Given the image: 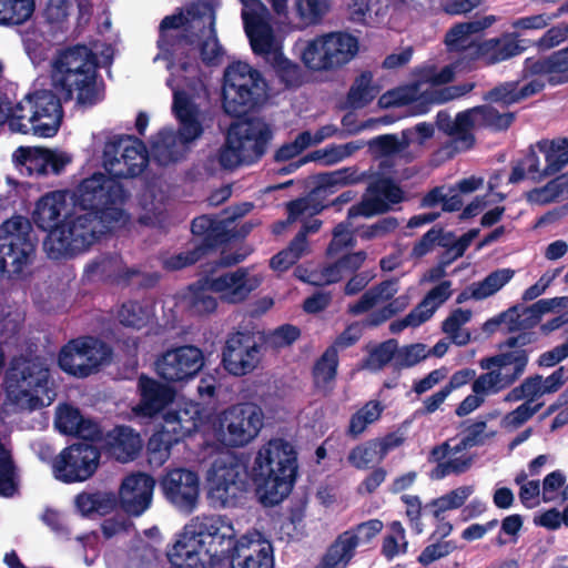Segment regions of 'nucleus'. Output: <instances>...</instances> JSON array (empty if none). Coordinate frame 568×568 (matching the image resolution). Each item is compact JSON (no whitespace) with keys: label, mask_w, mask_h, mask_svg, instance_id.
Masks as SVG:
<instances>
[{"label":"nucleus","mask_w":568,"mask_h":568,"mask_svg":"<svg viewBox=\"0 0 568 568\" xmlns=\"http://www.w3.org/2000/svg\"><path fill=\"white\" fill-rule=\"evenodd\" d=\"M217 0H194L159 26L156 47L163 58L185 73L195 74L201 60L206 67L221 64L224 49L215 29Z\"/></svg>","instance_id":"1"},{"label":"nucleus","mask_w":568,"mask_h":568,"mask_svg":"<svg viewBox=\"0 0 568 568\" xmlns=\"http://www.w3.org/2000/svg\"><path fill=\"white\" fill-rule=\"evenodd\" d=\"M240 542L230 517L201 515L184 526L168 558L174 568H222Z\"/></svg>","instance_id":"2"},{"label":"nucleus","mask_w":568,"mask_h":568,"mask_svg":"<svg viewBox=\"0 0 568 568\" xmlns=\"http://www.w3.org/2000/svg\"><path fill=\"white\" fill-rule=\"evenodd\" d=\"M298 471L297 452L283 438H272L257 452L251 477L260 503L265 507L281 504L291 494Z\"/></svg>","instance_id":"3"},{"label":"nucleus","mask_w":568,"mask_h":568,"mask_svg":"<svg viewBox=\"0 0 568 568\" xmlns=\"http://www.w3.org/2000/svg\"><path fill=\"white\" fill-rule=\"evenodd\" d=\"M97 54L85 44L61 51L52 64L51 80L68 102L77 94V104L93 106L104 99V83L99 80Z\"/></svg>","instance_id":"4"},{"label":"nucleus","mask_w":568,"mask_h":568,"mask_svg":"<svg viewBox=\"0 0 568 568\" xmlns=\"http://www.w3.org/2000/svg\"><path fill=\"white\" fill-rule=\"evenodd\" d=\"M52 385L51 372L45 361L40 356L24 354L10 358L2 382L6 399L27 410L49 405L55 395Z\"/></svg>","instance_id":"5"},{"label":"nucleus","mask_w":568,"mask_h":568,"mask_svg":"<svg viewBox=\"0 0 568 568\" xmlns=\"http://www.w3.org/2000/svg\"><path fill=\"white\" fill-rule=\"evenodd\" d=\"M116 227L94 212L79 211L73 205V211L65 213L60 225L47 234L43 248L51 260H70L89 251Z\"/></svg>","instance_id":"6"},{"label":"nucleus","mask_w":568,"mask_h":568,"mask_svg":"<svg viewBox=\"0 0 568 568\" xmlns=\"http://www.w3.org/2000/svg\"><path fill=\"white\" fill-rule=\"evenodd\" d=\"M459 63H453L437 70L434 65L418 69L412 83L384 93L379 98V105L388 108L397 104L419 102L422 105L444 103L459 98L470 90L473 83L442 88L453 81Z\"/></svg>","instance_id":"7"},{"label":"nucleus","mask_w":568,"mask_h":568,"mask_svg":"<svg viewBox=\"0 0 568 568\" xmlns=\"http://www.w3.org/2000/svg\"><path fill=\"white\" fill-rule=\"evenodd\" d=\"M70 197L79 211L94 212L118 226L125 222L124 205L130 193L119 179L110 174L95 172L83 179Z\"/></svg>","instance_id":"8"},{"label":"nucleus","mask_w":568,"mask_h":568,"mask_svg":"<svg viewBox=\"0 0 568 568\" xmlns=\"http://www.w3.org/2000/svg\"><path fill=\"white\" fill-rule=\"evenodd\" d=\"M262 73L243 61L231 63L224 71L222 106L226 114L242 119L256 111L266 98Z\"/></svg>","instance_id":"9"},{"label":"nucleus","mask_w":568,"mask_h":568,"mask_svg":"<svg viewBox=\"0 0 568 568\" xmlns=\"http://www.w3.org/2000/svg\"><path fill=\"white\" fill-rule=\"evenodd\" d=\"M272 136L268 124L260 119L233 124L225 143L219 150V164L225 170H233L242 164L257 162L265 154Z\"/></svg>","instance_id":"10"},{"label":"nucleus","mask_w":568,"mask_h":568,"mask_svg":"<svg viewBox=\"0 0 568 568\" xmlns=\"http://www.w3.org/2000/svg\"><path fill=\"white\" fill-rule=\"evenodd\" d=\"M519 338H509L507 346L511 349L498 355L480 359L479 366L487 372L479 375L473 383V393L484 398L495 395L517 381L525 372L528 354L516 347Z\"/></svg>","instance_id":"11"},{"label":"nucleus","mask_w":568,"mask_h":568,"mask_svg":"<svg viewBox=\"0 0 568 568\" xmlns=\"http://www.w3.org/2000/svg\"><path fill=\"white\" fill-rule=\"evenodd\" d=\"M244 258L245 255L243 254H226L222 252L219 261L202 266L204 285H206L212 293L219 294L223 302L230 304L242 303L261 284V280L257 276H251L245 267H239L233 272H217L219 267L236 265Z\"/></svg>","instance_id":"12"},{"label":"nucleus","mask_w":568,"mask_h":568,"mask_svg":"<svg viewBox=\"0 0 568 568\" xmlns=\"http://www.w3.org/2000/svg\"><path fill=\"white\" fill-rule=\"evenodd\" d=\"M62 100L63 97L52 90H34L16 104V112L22 116L28 133L32 131L37 136L52 138L63 119Z\"/></svg>","instance_id":"13"},{"label":"nucleus","mask_w":568,"mask_h":568,"mask_svg":"<svg viewBox=\"0 0 568 568\" xmlns=\"http://www.w3.org/2000/svg\"><path fill=\"white\" fill-rule=\"evenodd\" d=\"M206 483L211 506L236 507L246 491V467L235 457L216 458L207 471Z\"/></svg>","instance_id":"14"},{"label":"nucleus","mask_w":568,"mask_h":568,"mask_svg":"<svg viewBox=\"0 0 568 568\" xmlns=\"http://www.w3.org/2000/svg\"><path fill=\"white\" fill-rule=\"evenodd\" d=\"M112 348L93 336H80L63 345L58 355V365L65 374L87 378L110 362Z\"/></svg>","instance_id":"15"},{"label":"nucleus","mask_w":568,"mask_h":568,"mask_svg":"<svg viewBox=\"0 0 568 568\" xmlns=\"http://www.w3.org/2000/svg\"><path fill=\"white\" fill-rule=\"evenodd\" d=\"M514 120L513 113H499L489 105L468 109L458 113L454 119L447 113L439 112L437 124L442 131L452 135L463 149L474 142L473 131L480 126L496 130L507 129Z\"/></svg>","instance_id":"16"},{"label":"nucleus","mask_w":568,"mask_h":568,"mask_svg":"<svg viewBox=\"0 0 568 568\" xmlns=\"http://www.w3.org/2000/svg\"><path fill=\"white\" fill-rule=\"evenodd\" d=\"M149 164L143 141L133 135H119L105 143L103 166L108 174L121 180L139 176Z\"/></svg>","instance_id":"17"},{"label":"nucleus","mask_w":568,"mask_h":568,"mask_svg":"<svg viewBox=\"0 0 568 568\" xmlns=\"http://www.w3.org/2000/svg\"><path fill=\"white\" fill-rule=\"evenodd\" d=\"M263 426V409L251 402L232 405L220 416V428L223 432L224 443L232 448L250 444L258 436Z\"/></svg>","instance_id":"18"},{"label":"nucleus","mask_w":568,"mask_h":568,"mask_svg":"<svg viewBox=\"0 0 568 568\" xmlns=\"http://www.w3.org/2000/svg\"><path fill=\"white\" fill-rule=\"evenodd\" d=\"M100 449L92 444L77 443L54 458V477L65 484L84 481L93 476L100 464Z\"/></svg>","instance_id":"19"},{"label":"nucleus","mask_w":568,"mask_h":568,"mask_svg":"<svg viewBox=\"0 0 568 568\" xmlns=\"http://www.w3.org/2000/svg\"><path fill=\"white\" fill-rule=\"evenodd\" d=\"M203 366V351L194 345L169 348L155 361V372L166 383L187 382L194 378Z\"/></svg>","instance_id":"20"},{"label":"nucleus","mask_w":568,"mask_h":568,"mask_svg":"<svg viewBox=\"0 0 568 568\" xmlns=\"http://www.w3.org/2000/svg\"><path fill=\"white\" fill-rule=\"evenodd\" d=\"M200 485L199 474L184 467L166 469L159 479L165 500L184 513H192L197 507Z\"/></svg>","instance_id":"21"},{"label":"nucleus","mask_w":568,"mask_h":568,"mask_svg":"<svg viewBox=\"0 0 568 568\" xmlns=\"http://www.w3.org/2000/svg\"><path fill=\"white\" fill-rule=\"evenodd\" d=\"M262 345L250 331L230 333L222 349V365L234 376L253 372L261 362Z\"/></svg>","instance_id":"22"},{"label":"nucleus","mask_w":568,"mask_h":568,"mask_svg":"<svg viewBox=\"0 0 568 568\" xmlns=\"http://www.w3.org/2000/svg\"><path fill=\"white\" fill-rule=\"evenodd\" d=\"M397 292V281H385L365 292L358 302L349 305V312L357 315L377 308L369 323L378 325L407 306L408 301L405 296L393 298Z\"/></svg>","instance_id":"23"},{"label":"nucleus","mask_w":568,"mask_h":568,"mask_svg":"<svg viewBox=\"0 0 568 568\" xmlns=\"http://www.w3.org/2000/svg\"><path fill=\"white\" fill-rule=\"evenodd\" d=\"M274 568L273 546L255 531L241 536V542L234 548L222 568Z\"/></svg>","instance_id":"24"},{"label":"nucleus","mask_w":568,"mask_h":568,"mask_svg":"<svg viewBox=\"0 0 568 568\" xmlns=\"http://www.w3.org/2000/svg\"><path fill=\"white\" fill-rule=\"evenodd\" d=\"M467 444L459 440H448L434 447L429 459L437 463L432 470V479L439 480L452 474L466 473L473 465L474 456L468 452Z\"/></svg>","instance_id":"25"},{"label":"nucleus","mask_w":568,"mask_h":568,"mask_svg":"<svg viewBox=\"0 0 568 568\" xmlns=\"http://www.w3.org/2000/svg\"><path fill=\"white\" fill-rule=\"evenodd\" d=\"M0 242L8 252L18 251L13 264V274L19 275L29 263L30 255L34 252V245L30 239L31 223L28 219L16 215L1 225Z\"/></svg>","instance_id":"26"},{"label":"nucleus","mask_w":568,"mask_h":568,"mask_svg":"<svg viewBox=\"0 0 568 568\" xmlns=\"http://www.w3.org/2000/svg\"><path fill=\"white\" fill-rule=\"evenodd\" d=\"M155 479L145 473L126 476L119 490L121 509L134 517L141 516L152 503Z\"/></svg>","instance_id":"27"},{"label":"nucleus","mask_w":568,"mask_h":568,"mask_svg":"<svg viewBox=\"0 0 568 568\" xmlns=\"http://www.w3.org/2000/svg\"><path fill=\"white\" fill-rule=\"evenodd\" d=\"M402 189L389 180H378L371 184L362 202L349 209L351 216L371 217L384 213L402 202Z\"/></svg>","instance_id":"28"},{"label":"nucleus","mask_w":568,"mask_h":568,"mask_svg":"<svg viewBox=\"0 0 568 568\" xmlns=\"http://www.w3.org/2000/svg\"><path fill=\"white\" fill-rule=\"evenodd\" d=\"M139 403L133 412L139 417L153 418L173 402L175 390L153 377L142 374L138 378Z\"/></svg>","instance_id":"29"},{"label":"nucleus","mask_w":568,"mask_h":568,"mask_svg":"<svg viewBox=\"0 0 568 568\" xmlns=\"http://www.w3.org/2000/svg\"><path fill=\"white\" fill-rule=\"evenodd\" d=\"M166 84L173 90L172 112L179 122L175 134L183 145H187L197 140L204 131L199 119V108L184 90L174 89L170 80Z\"/></svg>","instance_id":"30"},{"label":"nucleus","mask_w":568,"mask_h":568,"mask_svg":"<svg viewBox=\"0 0 568 568\" xmlns=\"http://www.w3.org/2000/svg\"><path fill=\"white\" fill-rule=\"evenodd\" d=\"M191 232L197 241L195 246L204 254L227 244L232 240L227 222L219 220L207 214L193 219L191 223Z\"/></svg>","instance_id":"31"},{"label":"nucleus","mask_w":568,"mask_h":568,"mask_svg":"<svg viewBox=\"0 0 568 568\" xmlns=\"http://www.w3.org/2000/svg\"><path fill=\"white\" fill-rule=\"evenodd\" d=\"M535 75H546L551 85L568 83V47L544 59L527 58L521 72L523 80Z\"/></svg>","instance_id":"32"},{"label":"nucleus","mask_w":568,"mask_h":568,"mask_svg":"<svg viewBox=\"0 0 568 568\" xmlns=\"http://www.w3.org/2000/svg\"><path fill=\"white\" fill-rule=\"evenodd\" d=\"M142 446L140 434L126 425H119L109 430L101 445L111 457L121 463L134 460Z\"/></svg>","instance_id":"33"},{"label":"nucleus","mask_w":568,"mask_h":568,"mask_svg":"<svg viewBox=\"0 0 568 568\" xmlns=\"http://www.w3.org/2000/svg\"><path fill=\"white\" fill-rule=\"evenodd\" d=\"M358 51L357 39L348 33L334 32L322 37V70L348 63Z\"/></svg>","instance_id":"34"},{"label":"nucleus","mask_w":568,"mask_h":568,"mask_svg":"<svg viewBox=\"0 0 568 568\" xmlns=\"http://www.w3.org/2000/svg\"><path fill=\"white\" fill-rule=\"evenodd\" d=\"M271 17H251L243 22L245 34L255 55L263 57L267 62L274 58L275 52L282 51L276 42Z\"/></svg>","instance_id":"35"},{"label":"nucleus","mask_w":568,"mask_h":568,"mask_svg":"<svg viewBox=\"0 0 568 568\" xmlns=\"http://www.w3.org/2000/svg\"><path fill=\"white\" fill-rule=\"evenodd\" d=\"M67 191H53L40 197L32 214L33 222L40 230L50 233L60 225V216L70 213L67 210Z\"/></svg>","instance_id":"36"},{"label":"nucleus","mask_w":568,"mask_h":568,"mask_svg":"<svg viewBox=\"0 0 568 568\" xmlns=\"http://www.w3.org/2000/svg\"><path fill=\"white\" fill-rule=\"evenodd\" d=\"M313 179L317 180V184L312 187L308 195L295 199L286 204L287 217L276 221L272 225V233L274 235L283 234L287 227L296 221H304L307 217L320 214V200L317 199L320 192V174L314 175Z\"/></svg>","instance_id":"37"},{"label":"nucleus","mask_w":568,"mask_h":568,"mask_svg":"<svg viewBox=\"0 0 568 568\" xmlns=\"http://www.w3.org/2000/svg\"><path fill=\"white\" fill-rule=\"evenodd\" d=\"M524 49L515 33H505L477 44L475 54L486 64H496L520 54Z\"/></svg>","instance_id":"38"},{"label":"nucleus","mask_w":568,"mask_h":568,"mask_svg":"<svg viewBox=\"0 0 568 568\" xmlns=\"http://www.w3.org/2000/svg\"><path fill=\"white\" fill-rule=\"evenodd\" d=\"M320 230V220H313L311 222H304L298 233L290 242L288 246L277 254H275L271 261L270 266L274 271L284 272L294 265L302 255L308 250L307 235L310 233H316Z\"/></svg>","instance_id":"39"},{"label":"nucleus","mask_w":568,"mask_h":568,"mask_svg":"<svg viewBox=\"0 0 568 568\" xmlns=\"http://www.w3.org/2000/svg\"><path fill=\"white\" fill-rule=\"evenodd\" d=\"M496 21L497 18L495 16H485L454 26L445 37L448 50L456 52L471 51L470 54H475L476 47H473V36L490 28Z\"/></svg>","instance_id":"40"},{"label":"nucleus","mask_w":568,"mask_h":568,"mask_svg":"<svg viewBox=\"0 0 568 568\" xmlns=\"http://www.w3.org/2000/svg\"><path fill=\"white\" fill-rule=\"evenodd\" d=\"M544 88L545 82L538 78H534L523 85H519L518 81H509L490 90L485 99L503 105H511L537 94Z\"/></svg>","instance_id":"41"},{"label":"nucleus","mask_w":568,"mask_h":568,"mask_svg":"<svg viewBox=\"0 0 568 568\" xmlns=\"http://www.w3.org/2000/svg\"><path fill=\"white\" fill-rule=\"evenodd\" d=\"M201 424V413L199 406L194 404L168 412L164 415L163 423L166 429L175 435L180 442L192 436Z\"/></svg>","instance_id":"42"},{"label":"nucleus","mask_w":568,"mask_h":568,"mask_svg":"<svg viewBox=\"0 0 568 568\" xmlns=\"http://www.w3.org/2000/svg\"><path fill=\"white\" fill-rule=\"evenodd\" d=\"M185 146L175 132L162 129L151 140V151L155 162L166 166L176 163L184 158Z\"/></svg>","instance_id":"43"},{"label":"nucleus","mask_w":568,"mask_h":568,"mask_svg":"<svg viewBox=\"0 0 568 568\" xmlns=\"http://www.w3.org/2000/svg\"><path fill=\"white\" fill-rule=\"evenodd\" d=\"M361 335L358 326L347 327L322 355V379L331 381L336 375L337 352L353 345Z\"/></svg>","instance_id":"44"},{"label":"nucleus","mask_w":568,"mask_h":568,"mask_svg":"<svg viewBox=\"0 0 568 568\" xmlns=\"http://www.w3.org/2000/svg\"><path fill=\"white\" fill-rule=\"evenodd\" d=\"M178 443H180L178 437L162 425L148 440L146 455L149 463L162 466L169 459L172 447Z\"/></svg>","instance_id":"45"},{"label":"nucleus","mask_w":568,"mask_h":568,"mask_svg":"<svg viewBox=\"0 0 568 568\" xmlns=\"http://www.w3.org/2000/svg\"><path fill=\"white\" fill-rule=\"evenodd\" d=\"M535 149L545 155L546 174H555L568 164V138L542 140Z\"/></svg>","instance_id":"46"},{"label":"nucleus","mask_w":568,"mask_h":568,"mask_svg":"<svg viewBox=\"0 0 568 568\" xmlns=\"http://www.w3.org/2000/svg\"><path fill=\"white\" fill-rule=\"evenodd\" d=\"M515 276V271L509 267L497 268L490 272L481 281L473 283L475 301H484L501 291Z\"/></svg>","instance_id":"47"},{"label":"nucleus","mask_w":568,"mask_h":568,"mask_svg":"<svg viewBox=\"0 0 568 568\" xmlns=\"http://www.w3.org/2000/svg\"><path fill=\"white\" fill-rule=\"evenodd\" d=\"M474 491L473 485L457 487L427 504L425 511H428L436 519H440L446 511L462 507Z\"/></svg>","instance_id":"48"},{"label":"nucleus","mask_w":568,"mask_h":568,"mask_svg":"<svg viewBox=\"0 0 568 568\" xmlns=\"http://www.w3.org/2000/svg\"><path fill=\"white\" fill-rule=\"evenodd\" d=\"M12 159L21 174L44 176V148L19 146Z\"/></svg>","instance_id":"49"},{"label":"nucleus","mask_w":568,"mask_h":568,"mask_svg":"<svg viewBox=\"0 0 568 568\" xmlns=\"http://www.w3.org/2000/svg\"><path fill=\"white\" fill-rule=\"evenodd\" d=\"M75 506L84 517L93 514L105 516L116 506V498L110 494L81 493L75 497Z\"/></svg>","instance_id":"50"},{"label":"nucleus","mask_w":568,"mask_h":568,"mask_svg":"<svg viewBox=\"0 0 568 568\" xmlns=\"http://www.w3.org/2000/svg\"><path fill=\"white\" fill-rule=\"evenodd\" d=\"M381 88L373 82V74L369 71L362 72L352 84L347 103L355 109L363 108L371 103L379 93Z\"/></svg>","instance_id":"51"},{"label":"nucleus","mask_w":568,"mask_h":568,"mask_svg":"<svg viewBox=\"0 0 568 568\" xmlns=\"http://www.w3.org/2000/svg\"><path fill=\"white\" fill-rule=\"evenodd\" d=\"M347 12L353 22L365 26L379 24L386 18L385 10L374 0H349Z\"/></svg>","instance_id":"52"},{"label":"nucleus","mask_w":568,"mask_h":568,"mask_svg":"<svg viewBox=\"0 0 568 568\" xmlns=\"http://www.w3.org/2000/svg\"><path fill=\"white\" fill-rule=\"evenodd\" d=\"M268 62L285 88H298L305 82V72L301 65L288 60L283 51L275 52Z\"/></svg>","instance_id":"53"},{"label":"nucleus","mask_w":568,"mask_h":568,"mask_svg":"<svg viewBox=\"0 0 568 568\" xmlns=\"http://www.w3.org/2000/svg\"><path fill=\"white\" fill-rule=\"evenodd\" d=\"M34 11V0H0V24L20 26Z\"/></svg>","instance_id":"54"},{"label":"nucleus","mask_w":568,"mask_h":568,"mask_svg":"<svg viewBox=\"0 0 568 568\" xmlns=\"http://www.w3.org/2000/svg\"><path fill=\"white\" fill-rule=\"evenodd\" d=\"M151 308L138 301H126L118 310L116 318L125 327L141 329L151 320Z\"/></svg>","instance_id":"55"},{"label":"nucleus","mask_w":568,"mask_h":568,"mask_svg":"<svg viewBox=\"0 0 568 568\" xmlns=\"http://www.w3.org/2000/svg\"><path fill=\"white\" fill-rule=\"evenodd\" d=\"M471 316V311L457 308L443 322V332L454 344L464 346L469 342L470 333L463 326L470 321Z\"/></svg>","instance_id":"56"},{"label":"nucleus","mask_w":568,"mask_h":568,"mask_svg":"<svg viewBox=\"0 0 568 568\" xmlns=\"http://www.w3.org/2000/svg\"><path fill=\"white\" fill-rule=\"evenodd\" d=\"M19 489L17 467L10 452L0 443V496L13 497Z\"/></svg>","instance_id":"57"},{"label":"nucleus","mask_w":568,"mask_h":568,"mask_svg":"<svg viewBox=\"0 0 568 568\" xmlns=\"http://www.w3.org/2000/svg\"><path fill=\"white\" fill-rule=\"evenodd\" d=\"M354 549L355 544L351 538L337 537L322 558V568H346Z\"/></svg>","instance_id":"58"},{"label":"nucleus","mask_w":568,"mask_h":568,"mask_svg":"<svg viewBox=\"0 0 568 568\" xmlns=\"http://www.w3.org/2000/svg\"><path fill=\"white\" fill-rule=\"evenodd\" d=\"M384 407L377 400H371L352 415L348 426V434L357 437L363 434L366 428L375 423L382 415Z\"/></svg>","instance_id":"59"},{"label":"nucleus","mask_w":568,"mask_h":568,"mask_svg":"<svg viewBox=\"0 0 568 568\" xmlns=\"http://www.w3.org/2000/svg\"><path fill=\"white\" fill-rule=\"evenodd\" d=\"M301 337V329L293 324H282L263 335L266 347L278 351L292 346Z\"/></svg>","instance_id":"60"},{"label":"nucleus","mask_w":568,"mask_h":568,"mask_svg":"<svg viewBox=\"0 0 568 568\" xmlns=\"http://www.w3.org/2000/svg\"><path fill=\"white\" fill-rule=\"evenodd\" d=\"M320 142V130L315 131L314 135L308 131H303L296 135V138L287 143L282 144L274 153L275 162H286L301 154L307 149L312 141Z\"/></svg>","instance_id":"61"},{"label":"nucleus","mask_w":568,"mask_h":568,"mask_svg":"<svg viewBox=\"0 0 568 568\" xmlns=\"http://www.w3.org/2000/svg\"><path fill=\"white\" fill-rule=\"evenodd\" d=\"M192 292L191 310L196 315L213 313L217 307V301L210 295L211 290L203 283V273L199 280L190 286Z\"/></svg>","instance_id":"62"},{"label":"nucleus","mask_w":568,"mask_h":568,"mask_svg":"<svg viewBox=\"0 0 568 568\" xmlns=\"http://www.w3.org/2000/svg\"><path fill=\"white\" fill-rule=\"evenodd\" d=\"M452 295V282L444 281L432 288L424 300L416 306L427 321L433 316L436 310L444 304Z\"/></svg>","instance_id":"63"},{"label":"nucleus","mask_w":568,"mask_h":568,"mask_svg":"<svg viewBox=\"0 0 568 568\" xmlns=\"http://www.w3.org/2000/svg\"><path fill=\"white\" fill-rule=\"evenodd\" d=\"M567 175H561L540 189L530 191L527 195L529 202L535 204H547L560 195L566 194Z\"/></svg>","instance_id":"64"}]
</instances>
